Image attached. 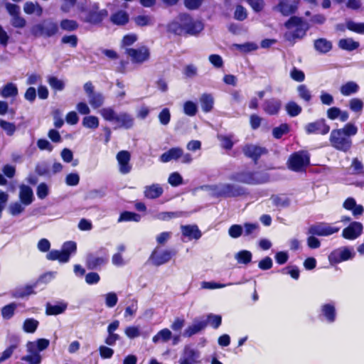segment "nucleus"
<instances>
[{
	"label": "nucleus",
	"mask_w": 364,
	"mask_h": 364,
	"mask_svg": "<svg viewBox=\"0 0 364 364\" xmlns=\"http://www.w3.org/2000/svg\"><path fill=\"white\" fill-rule=\"evenodd\" d=\"M0 127L6 132L8 136L14 135L16 131V126L14 123L0 119Z\"/></svg>",
	"instance_id": "nucleus-59"
},
{
	"label": "nucleus",
	"mask_w": 364,
	"mask_h": 364,
	"mask_svg": "<svg viewBox=\"0 0 364 364\" xmlns=\"http://www.w3.org/2000/svg\"><path fill=\"white\" fill-rule=\"evenodd\" d=\"M363 226L361 223L353 221L342 231V237L346 240H353L361 235Z\"/></svg>",
	"instance_id": "nucleus-14"
},
{
	"label": "nucleus",
	"mask_w": 364,
	"mask_h": 364,
	"mask_svg": "<svg viewBox=\"0 0 364 364\" xmlns=\"http://www.w3.org/2000/svg\"><path fill=\"white\" fill-rule=\"evenodd\" d=\"M47 82L50 86V87L55 91H62L65 89V82L58 79L55 76L50 75L47 78Z\"/></svg>",
	"instance_id": "nucleus-39"
},
{
	"label": "nucleus",
	"mask_w": 364,
	"mask_h": 364,
	"mask_svg": "<svg viewBox=\"0 0 364 364\" xmlns=\"http://www.w3.org/2000/svg\"><path fill=\"white\" fill-rule=\"evenodd\" d=\"M287 167L294 172H302L310 165V155L307 151L292 153L287 161Z\"/></svg>",
	"instance_id": "nucleus-4"
},
{
	"label": "nucleus",
	"mask_w": 364,
	"mask_h": 364,
	"mask_svg": "<svg viewBox=\"0 0 364 364\" xmlns=\"http://www.w3.org/2000/svg\"><path fill=\"white\" fill-rule=\"evenodd\" d=\"M77 252V244L74 241H66L61 250H52L46 255V259L50 261L58 260L60 263H66L70 260L72 255Z\"/></svg>",
	"instance_id": "nucleus-2"
},
{
	"label": "nucleus",
	"mask_w": 364,
	"mask_h": 364,
	"mask_svg": "<svg viewBox=\"0 0 364 364\" xmlns=\"http://www.w3.org/2000/svg\"><path fill=\"white\" fill-rule=\"evenodd\" d=\"M282 103L279 99L272 97L264 101L262 109L268 115H277L282 109Z\"/></svg>",
	"instance_id": "nucleus-18"
},
{
	"label": "nucleus",
	"mask_w": 364,
	"mask_h": 364,
	"mask_svg": "<svg viewBox=\"0 0 364 364\" xmlns=\"http://www.w3.org/2000/svg\"><path fill=\"white\" fill-rule=\"evenodd\" d=\"M111 22L117 26H124L129 21V14L122 10H119L110 16Z\"/></svg>",
	"instance_id": "nucleus-30"
},
{
	"label": "nucleus",
	"mask_w": 364,
	"mask_h": 364,
	"mask_svg": "<svg viewBox=\"0 0 364 364\" xmlns=\"http://www.w3.org/2000/svg\"><path fill=\"white\" fill-rule=\"evenodd\" d=\"M364 103L359 98H352L349 101V107L350 109L355 112H361L363 109Z\"/></svg>",
	"instance_id": "nucleus-57"
},
{
	"label": "nucleus",
	"mask_w": 364,
	"mask_h": 364,
	"mask_svg": "<svg viewBox=\"0 0 364 364\" xmlns=\"http://www.w3.org/2000/svg\"><path fill=\"white\" fill-rule=\"evenodd\" d=\"M290 126L287 123H282L279 126L274 127L272 129V136L277 139H281L284 135L290 132Z\"/></svg>",
	"instance_id": "nucleus-40"
},
{
	"label": "nucleus",
	"mask_w": 364,
	"mask_h": 364,
	"mask_svg": "<svg viewBox=\"0 0 364 364\" xmlns=\"http://www.w3.org/2000/svg\"><path fill=\"white\" fill-rule=\"evenodd\" d=\"M272 203L277 208H286L290 205V200L287 197H281L279 195H272L271 196Z\"/></svg>",
	"instance_id": "nucleus-49"
},
{
	"label": "nucleus",
	"mask_w": 364,
	"mask_h": 364,
	"mask_svg": "<svg viewBox=\"0 0 364 364\" xmlns=\"http://www.w3.org/2000/svg\"><path fill=\"white\" fill-rule=\"evenodd\" d=\"M39 325L38 321L35 318H26L23 321V329L25 332L28 333H34Z\"/></svg>",
	"instance_id": "nucleus-46"
},
{
	"label": "nucleus",
	"mask_w": 364,
	"mask_h": 364,
	"mask_svg": "<svg viewBox=\"0 0 364 364\" xmlns=\"http://www.w3.org/2000/svg\"><path fill=\"white\" fill-rule=\"evenodd\" d=\"M97 252L100 256H95L92 253H90L86 257L85 266L89 270H100L103 266H105L109 259L108 250L101 247L97 250Z\"/></svg>",
	"instance_id": "nucleus-7"
},
{
	"label": "nucleus",
	"mask_w": 364,
	"mask_h": 364,
	"mask_svg": "<svg viewBox=\"0 0 364 364\" xmlns=\"http://www.w3.org/2000/svg\"><path fill=\"white\" fill-rule=\"evenodd\" d=\"M183 109L185 114L189 117H193L197 114L198 107L195 102L188 100L184 102Z\"/></svg>",
	"instance_id": "nucleus-50"
},
{
	"label": "nucleus",
	"mask_w": 364,
	"mask_h": 364,
	"mask_svg": "<svg viewBox=\"0 0 364 364\" xmlns=\"http://www.w3.org/2000/svg\"><path fill=\"white\" fill-rule=\"evenodd\" d=\"M163 192L162 187L158 183H154L151 186H146L144 188V194L146 198L156 199L159 198L163 194Z\"/></svg>",
	"instance_id": "nucleus-28"
},
{
	"label": "nucleus",
	"mask_w": 364,
	"mask_h": 364,
	"mask_svg": "<svg viewBox=\"0 0 364 364\" xmlns=\"http://www.w3.org/2000/svg\"><path fill=\"white\" fill-rule=\"evenodd\" d=\"M203 24L200 21L193 19L183 31L186 34L196 36L203 30Z\"/></svg>",
	"instance_id": "nucleus-34"
},
{
	"label": "nucleus",
	"mask_w": 364,
	"mask_h": 364,
	"mask_svg": "<svg viewBox=\"0 0 364 364\" xmlns=\"http://www.w3.org/2000/svg\"><path fill=\"white\" fill-rule=\"evenodd\" d=\"M118 301V297L114 292H109L105 294V304L108 308L115 306Z\"/></svg>",
	"instance_id": "nucleus-64"
},
{
	"label": "nucleus",
	"mask_w": 364,
	"mask_h": 364,
	"mask_svg": "<svg viewBox=\"0 0 364 364\" xmlns=\"http://www.w3.org/2000/svg\"><path fill=\"white\" fill-rule=\"evenodd\" d=\"M115 122L117 123V127H115V129L124 128L125 129H129L134 126V119L127 112H120Z\"/></svg>",
	"instance_id": "nucleus-21"
},
{
	"label": "nucleus",
	"mask_w": 364,
	"mask_h": 364,
	"mask_svg": "<svg viewBox=\"0 0 364 364\" xmlns=\"http://www.w3.org/2000/svg\"><path fill=\"white\" fill-rule=\"evenodd\" d=\"M58 25L51 19H45L41 23L35 24L31 29V34L36 37L50 38L58 33Z\"/></svg>",
	"instance_id": "nucleus-5"
},
{
	"label": "nucleus",
	"mask_w": 364,
	"mask_h": 364,
	"mask_svg": "<svg viewBox=\"0 0 364 364\" xmlns=\"http://www.w3.org/2000/svg\"><path fill=\"white\" fill-rule=\"evenodd\" d=\"M284 26L287 29H291L293 27L296 28L290 34V38H287L289 41L302 39L306 35V32L310 28V26L306 21H305L301 17L296 16H291L284 23Z\"/></svg>",
	"instance_id": "nucleus-3"
},
{
	"label": "nucleus",
	"mask_w": 364,
	"mask_h": 364,
	"mask_svg": "<svg viewBox=\"0 0 364 364\" xmlns=\"http://www.w3.org/2000/svg\"><path fill=\"white\" fill-rule=\"evenodd\" d=\"M359 46V43L352 38H342L338 41L339 48L347 51H353L357 49Z\"/></svg>",
	"instance_id": "nucleus-37"
},
{
	"label": "nucleus",
	"mask_w": 364,
	"mask_h": 364,
	"mask_svg": "<svg viewBox=\"0 0 364 364\" xmlns=\"http://www.w3.org/2000/svg\"><path fill=\"white\" fill-rule=\"evenodd\" d=\"M353 173L355 175H363L364 173V167L362 162L358 159L354 158L351 163Z\"/></svg>",
	"instance_id": "nucleus-58"
},
{
	"label": "nucleus",
	"mask_w": 364,
	"mask_h": 364,
	"mask_svg": "<svg viewBox=\"0 0 364 364\" xmlns=\"http://www.w3.org/2000/svg\"><path fill=\"white\" fill-rule=\"evenodd\" d=\"M107 16L108 11L106 9L99 10L98 4H95L92 9L87 12L85 22L92 25H99Z\"/></svg>",
	"instance_id": "nucleus-12"
},
{
	"label": "nucleus",
	"mask_w": 364,
	"mask_h": 364,
	"mask_svg": "<svg viewBox=\"0 0 364 364\" xmlns=\"http://www.w3.org/2000/svg\"><path fill=\"white\" fill-rule=\"evenodd\" d=\"M183 156V149L181 147H172L160 156V161L167 163L171 160H178Z\"/></svg>",
	"instance_id": "nucleus-22"
},
{
	"label": "nucleus",
	"mask_w": 364,
	"mask_h": 364,
	"mask_svg": "<svg viewBox=\"0 0 364 364\" xmlns=\"http://www.w3.org/2000/svg\"><path fill=\"white\" fill-rule=\"evenodd\" d=\"M0 95L4 98L16 97L18 95V88L12 82H8L0 90Z\"/></svg>",
	"instance_id": "nucleus-35"
},
{
	"label": "nucleus",
	"mask_w": 364,
	"mask_h": 364,
	"mask_svg": "<svg viewBox=\"0 0 364 364\" xmlns=\"http://www.w3.org/2000/svg\"><path fill=\"white\" fill-rule=\"evenodd\" d=\"M126 53L132 58L134 63H141L149 58L148 48L141 47L139 48H127Z\"/></svg>",
	"instance_id": "nucleus-19"
},
{
	"label": "nucleus",
	"mask_w": 364,
	"mask_h": 364,
	"mask_svg": "<svg viewBox=\"0 0 364 364\" xmlns=\"http://www.w3.org/2000/svg\"><path fill=\"white\" fill-rule=\"evenodd\" d=\"M252 258V252L245 250L238 252L235 255V259L239 264H247L251 262Z\"/></svg>",
	"instance_id": "nucleus-45"
},
{
	"label": "nucleus",
	"mask_w": 364,
	"mask_h": 364,
	"mask_svg": "<svg viewBox=\"0 0 364 364\" xmlns=\"http://www.w3.org/2000/svg\"><path fill=\"white\" fill-rule=\"evenodd\" d=\"M159 120L162 125H167L171 121V113L168 108H164L159 114Z\"/></svg>",
	"instance_id": "nucleus-60"
},
{
	"label": "nucleus",
	"mask_w": 364,
	"mask_h": 364,
	"mask_svg": "<svg viewBox=\"0 0 364 364\" xmlns=\"http://www.w3.org/2000/svg\"><path fill=\"white\" fill-rule=\"evenodd\" d=\"M172 337V333L168 328H163L160 330L155 336L152 338V341L156 343L161 341L162 342H167Z\"/></svg>",
	"instance_id": "nucleus-38"
},
{
	"label": "nucleus",
	"mask_w": 364,
	"mask_h": 364,
	"mask_svg": "<svg viewBox=\"0 0 364 364\" xmlns=\"http://www.w3.org/2000/svg\"><path fill=\"white\" fill-rule=\"evenodd\" d=\"M297 5L290 4L288 1L282 0L277 5L278 11L284 16H288L295 14L297 11Z\"/></svg>",
	"instance_id": "nucleus-29"
},
{
	"label": "nucleus",
	"mask_w": 364,
	"mask_h": 364,
	"mask_svg": "<svg viewBox=\"0 0 364 364\" xmlns=\"http://www.w3.org/2000/svg\"><path fill=\"white\" fill-rule=\"evenodd\" d=\"M68 305L65 302H58L57 304H52L48 302L46 304V314L47 316H56L65 311Z\"/></svg>",
	"instance_id": "nucleus-26"
},
{
	"label": "nucleus",
	"mask_w": 364,
	"mask_h": 364,
	"mask_svg": "<svg viewBox=\"0 0 364 364\" xmlns=\"http://www.w3.org/2000/svg\"><path fill=\"white\" fill-rule=\"evenodd\" d=\"M247 17V13L246 9L240 4L237 5L234 12V18L237 21H242L245 20Z\"/></svg>",
	"instance_id": "nucleus-55"
},
{
	"label": "nucleus",
	"mask_w": 364,
	"mask_h": 364,
	"mask_svg": "<svg viewBox=\"0 0 364 364\" xmlns=\"http://www.w3.org/2000/svg\"><path fill=\"white\" fill-rule=\"evenodd\" d=\"M339 130H342L343 133L345 136L348 137H350L351 136H354L358 132L357 127L352 123L346 124L342 129H338Z\"/></svg>",
	"instance_id": "nucleus-56"
},
{
	"label": "nucleus",
	"mask_w": 364,
	"mask_h": 364,
	"mask_svg": "<svg viewBox=\"0 0 364 364\" xmlns=\"http://www.w3.org/2000/svg\"><path fill=\"white\" fill-rule=\"evenodd\" d=\"M88 97L89 103L94 109H97L104 104L105 97L100 92H95Z\"/></svg>",
	"instance_id": "nucleus-42"
},
{
	"label": "nucleus",
	"mask_w": 364,
	"mask_h": 364,
	"mask_svg": "<svg viewBox=\"0 0 364 364\" xmlns=\"http://www.w3.org/2000/svg\"><path fill=\"white\" fill-rule=\"evenodd\" d=\"M282 274H288L294 279H298L300 275V271L296 266L287 267L281 269Z\"/></svg>",
	"instance_id": "nucleus-61"
},
{
	"label": "nucleus",
	"mask_w": 364,
	"mask_h": 364,
	"mask_svg": "<svg viewBox=\"0 0 364 364\" xmlns=\"http://www.w3.org/2000/svg\"><path fill=\"white\" fill-rule=\"evenodd\" d=\"M182 235L191 240H198L201 237L202 233L196 225H186L181 226Z\"/></svg>",
	"instance_id": "nucleus-23"
},
{
	"label": "nucleus",
	"mask_w": 364,
	"mask_h": 364,
	"mask_svg": "<svg viewBox=\"0 0 364 364\" xmlns=\"http://www.w3.org/2000/svg\"><path fill=\"white\" fill-rule=\"evenodd\" d=\"M232 181L247 185H259L269 181L267 173L255 171H241L232 173L230 178Z\"/></svg>",
	"instance_id": "nucleus-1"
},
{
	"label": "nucleus",
	"mask_w": 364,
	"mask_h": 364,
	"mask_svg": "<svg viewBox=\"0 0 364 364\" xmlns=\"http://www.w3.org/2000/svg\"><path fill=\"white\" fill-rule=\"evenodd\" d=\"M178 23H173L171 25V29L177 35H181L182 31L188 26L193 19V17L187 13H181L178 16Z\"/></svg>",
	"instance_id": "nucleus-20"
},
{
	"label": "nucleus",
	"mask_w": 364,
	"mask_h": 364,
	"mask_svg": "<svg viewBox=\"0 0 364 364\" xmlns=\"http://www.w3.org/2000/svg\"><path fill=\"white\" fill-rule=\"evenodd\" d=\"M28 351L30 354L23 356L21 360L28 362L29 364H41L42 357L33 343H31L30 346H28Z\"/></svg>",
	"instance_id": "nucleus-24"
},
{
	"label": "nucleus",
	"mask_w": 364,
	"mask_h": 364,
	"mask_svg": "<svg viewBox=\"0 0 364 364\" xmlns=\"http://www.w3.org/2000/svg\"><path fill=\"white\" fill-rule=\"evenodd\" d=\"M199 102L201 109L205 113L210 112L213 109L214 99L211 94L203 93L200 96Z\"/></svg>",
	"instance_id": "nucleus-31"
},
{
	"label": "nucleus",
	"mask_w": 364,
	"mask_h": 364,
	"mask_svg": "<svg viewBox=\"0 0 364 364\" xmlns=\"http://www.w3.org/2000/svg\"><path fill=\"white\" fill-rule=\"evenodd\" d=\"M100 114L103 119L108 122H114L117 120L118 114L112 107L102 108L100 110Z\"/></svg>",
	"instance_id": "nucleus-48"
},
{
	"label": "nucleus",
	"mask_w": 364,
	"mask_h": 364,
	"mask_svg": "<svg viewBox=\"0 0 364 364\" xmlns=\"http://www.w3.org/2000/svg\"><path fill=\"white\" fill-rule=\"evenodd\" d=\"M346 28L350 31L364 35V22L355 23L353 21H348L346 22Z\"/></svg>",
	"instance_id": "nucleus-51"
},
{
	"label": "nucleus",
	"mask_w": 364,
	"mask_h": 364,
	"mask_svg": "<svg viewBox=\"0 0 364 364\" xmlns=\"http://www.w3.org/2000/svg\"><path fill=\"white\" fill-rule=\"evenodd\" d=\"M141 220V215L138 213L131 212V211H123L121 213L118 222L122 221H134V222H139Z\"/></svg>",
	"instance_id": "nucleus-44"
},
{
	"label": "nucleus",
	"mask_w": 364,
	"mask_h": 364,
	"mask_svg": "<svg viewBox=\"0 0 364 364\" xmlns=\"http://www.w3.org/2000/svg\"><path fill=\"white\" fill-rule=\"evenodd\" d=\"M11 24L14 28H23L26 25V21L19 14L11 18Z\"/></svg>",
	"instance_id": "nucleus-63"
},
{
	"label": "nucleus",
	"mask_w": 364,
	"mask_h": 364,
	"mask_svg": "<svg viewBox=\"0 0 364 364\" xmlns=\"http://www.w3.org/2000/svg\"><path fill=\"white\" fill-rule=\"evenodd\" d=\"M242 151L245 156L252 159L255 164L257 163L262 155L266 154L267 153L266 148L252 144H245L242 148Z\"/></svg>",
	"instance_id": "nucleus-15"
},
{
	"label": "nucleus",
	"mask_w": 364,
	"mask_h": 364,
	"mask_svg": "<svg viewBox=\"0 0 364 364\" xmlns=\"http://www.w3.org/2000/svg\"><path fill=\"white\" fill-rule=\"evenodd\" d=\"M339 228L328 225H314L309 228L308 232L313 235L328 236L339 231Z\"/></svg>",
	"instance_id": "nucleus-17"
},
{
	"label": "nucleus",
	"mask_w": 364,
	"mask_h": 364,
	"mask_svg": "<svg viewBox=\"0 0 364 364\" xmlns=\"http://www.w3.org/2000/svg\"><path fill=\"white\" fill-rule=\"evenodd\" d=\"M341 131L338 129H333L330 134L329 141L336 150L348 152L352 146V140Z\"/></svg>",
	"instance_id": "nucleus-8"
},
{
	"label": "nucleus",
	"mask_w": 364,
	"mask_h": 364,
	"mask_svg": "<svg viewBox=\"0 0 364 364\" xmlns=\"http://www.w3.org/2000/svg\"><path fill=\"white\" fill-rule=\"evenodd\" d=\"M330 126L324 118L318 119L307 123L304 127L306 134L326 135L330 132Z\"/></svg>",
	"instance_id": "nucleus-11"
},
{
	"label": "nucleus",
	"mask_w": 364,
	"mask_h": 364,
	"mask_svg": "<svg viewBox=\"0 0 364 364\" xmlns=\"http://www.w3.org/2000/svg\"><path fill=\"white\" fill-rule=\"evenodd\" d=\"M207 326V321L205 320L196 321L195 320L192 325L188 326L184 331L183 336L186 337H191L192 336L199 333Z\"/></svg>",
	"instance_id": "nucleus-27"
},
{
	"label": "nucleus",
	"mask_w": 364,
	"mask_h": 364,
	"mask_svg": "<svg viewBox=\"0 0 364 364\" xmlns=\"http://www.w3.org/2000/svg\"><path fill=\"white\" fill-rule=\"evenodd\" d=\"M117 160L119 165V171L122 174H127L131 171V154L128 151L123 150L119 151L117 154Z\"/></svg>",
	"instance_id": "nucleus-16"
},
{
	"label": "nucleus",
	"mask_w": 364,
	"mask_h": 364,
	"mask_svg": "<svg viewBox=\"0 0 364 364\" xmlns=\"http://www.w3.org/2000/svg\"><path fill=\"white\" fill-rule=\"evenodd\" d=\"M168 182L171 186L176 187L183 183V178L179 173L173 172L169 175Z\"/></svg>",
	"instance_id": "nucleus-62"
},
{
	"label": "nucleus",
	"mask_w": 364,
	"mask_h": 364,
	"mask_svg": "<svg viewBox=\"0 0 364 364\" xmlns=\"http://www.w3.org/2000/svg\"><path fill=\"white\" fill-rule=\"evenodd\" d=\"M177 252V250L174 248L162 250L159 247H156L149 257V262L154 266L159 267L171 261L172 258L176 257Z\"/></svg>",
	"instance_id": "nucleus-6"
},
{
	"label": "nucleus",
	"mask_w": 364,
	"mask_h": 364,
	"mask_svg": "<svg viewBox=\"0 0 364 364\" xmlns=\"http://www.w3.org/2000/svg\"><path fill=\"white\" fill-rule=\"evenodd\" d=\"M359 90L358 85L353 82L349 81L341 85L340 88L341 93L344 96H349L352 94L358 92Z\"/></svg>",
	"instance_id": "nucleus-36"
},
{
	"label": "nucleus",
	"mask_w": 364,
	"mask_h": 364,
	"mask_svg": "<svg viewBox=\"0 0 364 364\" xmlns=\"http://www.w3.org/2000/svg\"><path fill=\"white\" fill-rule=\"evenodd\" d=\"M84 127L90 129H96L99 126V119L95 116L85 117L82 120Z\"/></svg>",
	"instance_id": "nucleus-52"
},
{
	"label": "nucleus",
	"mask_w": 364,
	"mask_h": 364,
	"mask_svg": "<svg viewBox=\"0 0 364 364\" xmlns=\"http://www.w3.org/2000/svg\"><path fill=\"white\" fill-rule=\"evenodd\" d=\"M47 277L50 278L51 274L47 273L41 275L38 279L37 280L36 283L33 285H27L25 287L23 291L20 292L19 296L20 297H24L31 294H36V291H34V288L36 287V284L39 282L46 283L47 282Z\"/></svg>",
	"instance_id": "nucleus-32"
},
{
	"label": "nucleus",
	"mask_w": 364,
	"mask_h": 364,
	"mask_svg": "<svg viewBox=\"0 0 364 364\" xmlns=\"http://www.w3.org/2000/svg\"><path fill=\"white\" fill-rule=\"evenodd\" d=\"M314 46L320 53H326L332 49V43L326 38H321L314 41Z\"/></svg>",
	"instance_id": "nucleus-33"
},
{
	"label": "nucleus",
	"mask_w": 364,
	"mask_h": 364,
	"mask_svg": "<svg viewBox=\"0 0 364 364\" xmlns=\"http://www.w3.org/2000/svg\"><path fill=\"white\" fill-rule=\"evenodd\" d=\"M337 312L334 302L323 304L320 307L319 318L332 323L336 320Z\"/></svg>",
	"instance_id": "nucleus-13"
},
{
	"label": "nucleus",
	"mask_w": 364,
	"mask_h": 364,
	"mask_svg": "<svg viewBox=\"0 0 364 364\" xmlns=\"http://www.w3.org/2000/svg\"><path fill=\"white\" fill-rule=\"evenodd\" d=\"M19 198L21 202L25 205L31 204L33 200L32 188L27 185H21L20 186Z\"/></svg>",
	"instance_id": "nucleus-25"
},
{
	"label": "nucleus",
	"mask_w": 364,
	"mask_h": 364,
	"mask_svg": "<svg viewBox=\"0 0 364 364\" xmlns=\"http://www.w3.org/2000/svg\"><path fill=\"white\" fill-rule=\"evenodd\" d=\"M285 109L287 114L291 117L298 116L302 112V108L294 101L287 102Z\"/></svg>",
	"instance_id": "nucleus-43"
},
{
	"label": "nucleus",
	"mask_w": 364,
	"mask_h": 364,
	"mask_svg": "<svg viewBox=\"0 0 364 364\" xmlns=\"http://www.w3.org/2000/svg\"><path fill=\"white\" fill-rule=\"evenodd\" d=\"M297 91L300 98L309 102L311 100V94L306 85H299L297 87Z\"/></svg>",
	"instance_id": "nucleus-53"
},
{
	"label": "nucleus",
	"mask_w": 364,
	"mask_h": 364,
	"mask_svg": "<svg viewBox=\"0 0 364 364\" xmlns=\"http://www.w3.org/2000/svg\"><path fill=\"white\" fill-rule=\"evenodd\" d=\"M355 253L352 248L349 247H341L331 251L328 255V259L331 265L337 264L342 262H345L353 259Z\"/></svg>",
	"instance_id": "nucleus-10"
},
{
	"label": "nucleus",
	"mask_w": 364,
	"mask_h": 364,
	"mask_svg": "<svg viewBox=\"0 0 364 364\" xmlns=\"http://www.w3.org/2000/svg\"><path fill=\"white\" fill-rule=\"evenodd\" d=\"M60 26L63 31H74L78 28L79 25L75 20L65 18L60 21Z\"/></svg>",
	"instance_id": "nucleus-47"
},
{
	"label": "nucleus",
	"mask_w": 364,
	"mask_h": 364,
	"mask_svg": "<svg viewBox=\"0 0 364 364\" xmlns=\"http://www.w3.org/2000/svg\"><path fill=\"white\" fill-rule=\"evenodd\" d=\"M216 196L223 198H236L249 194L247 189L241 186L232 183L223 184L217 191Z\"/></svg>",
	"instance_id": "nucleus-9"
},
{
	"label": "nucleus",
	"mask_w": 364,
	"mask_h": 364,
	"mask_svg": "<svg viewBox=\"0 0 364 364\" xmlns=\"http://www.w3.org/2000/svg\"><path fill=\"white\" fill-rule=\"evenodd\" d=\"M206 321L207 324L209 323L213 328L217 329L222 323V316L210 314L207 316Z\"/></svg>",
	"instance_id": "nucleus-54"
},
{
	"label": "nucleus",
	"mask_w": 364,
	"mask_h": 364,
	"mask_svg": "<svg viewBox=\"0 0 364 364\" xmlns=\"http://www.w3.org/2000/svg\"><path fill=\"white\" fill-rule=\"evenodd\" d=\"M18 305L15 302H11L1 308V313L4 319L9 320L11 318Z\"/></svg>",
	"instance_id": "nucleus-41"
}]
</instances>
